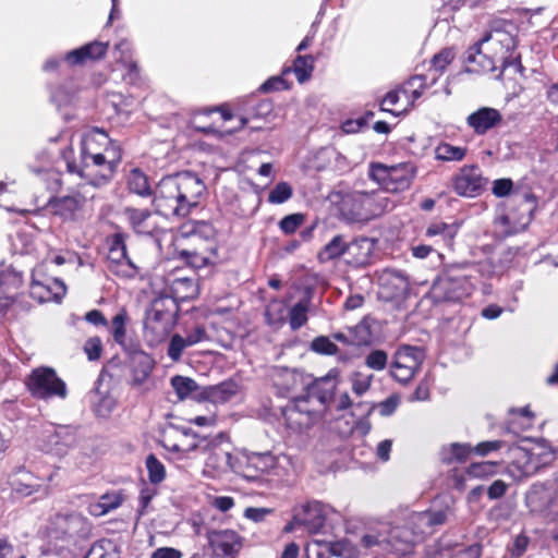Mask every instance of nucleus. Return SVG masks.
<instances>
[{"mask_svg":"<svg viewBox=\"0 0 558 558\" xmlns=\"http://www.w3.org/2000/svg\"><path fill=\"white\" fill-rule=\"evenodd\" d=\"M26 386L32 396L37 399H65L68 396L65 383L50 367L34 369L26 379Z\"/></svg>","mask_w":558,"mask_h":558,"instance_id":"8","label":"nucleus"},{"mask_svg":"<svg viewBox=\"0 0 558 558\" xmlns=\"http://www.w3.org/2000/svg\"><path fill=\"white\" fill-rule=\"evenodd\" d=\"M107 259L109 270L118 276L133 278L138 272V267L128 255L123 233H116L110 238Z\"/></svg>","mask_w":558,"mask_h":558,"instance_id":"13","label":"nucleus"},{"mask_svg":"<svg viewBox=\"0 0 558 558\" xmlns=\"http://www.w3.org/2000/svg\"><path fill=\"white\" fill-rule=\"evenodd\" d=\"M486 183L487 180L476 165L462 167L452 178L453 191L464 197L478 196L485 190Z\"/></svg>","mask_w":558,"mask_h":558,"instance_id":"17","label":"nucleus"},{"mask_svg":"<svg viewBox=\"0 0 558 558\" xmlns=\"http://www.w3.org/2000/svg\"><path fill=\"white\" fill-rule=\"evenodd\" d=\"M288 314L287 304L279 300L269 302L265 311L267 324L275 328H279L286 323Z\"/></svg>","mask_w":558,"mask_h":558,"instance_id":"32","label":"nucleus"},{"mask_svg":"<svg viewBox=\"0 0 558 558\" xmlns=\"http://www.w3.org/2000/svg\"><path fill=\"white\" fill-rule=\"evenodd\" d=\"M4 274L0 272V316H3L7 308L13 303V298L4 290Z\"/></svg>","mask_w":558,"mask_h":558,"instance_id":"57","label":"nucleus"},{"mask_svg":"<svg viewBox=\"0 0 558 558\" xmlns=\"http://www.w3.org/2000/svg\"><path fill=\"white\" fill-rule=\"evenodd\" d=\"M448 509L412 512L402 526L379 522L362 535L360 547L372 555H405L412 546L446 522Z\"/></svg>","mask_w":558,"mask_h":558,"instance_id":"2","label":"nucleus"},{"mask_svg":"<svg viewBox=\"0 0 558 558\" xmlns=\"http://www.w3.org/2000/svg\"><path fill=\"white\" fill-rule=\"evenodd\" d=\"M380 286L387 290V298L395 299L405 294L409 288V282L405 276L396 270L385 271L379 279Z\"/></svg>","mask_w":558,"mask_h":558,"instance_id":"26","label":"nucleus"},{"mask_svg":"<svg viewBox=\"0 0 558 558\" xmlns=\"http://www.w3.org/2000/svg\"><path fill=\"white\" fill-rule=\"evenodd\" d=\"M307 310V303L304 301L298 302L289 310V324L292 330H298L306 324Z\"/></svg>","mask_w":558,"mask_h":558,"instance_id":"38","label":"nucleus"},{"mask_svg":"<svg viewBox=\"0 0 558 558\" xmlns=\"http://www.w3.org/2000/svg\"><path fill=\"white\" fill-rule=\"evenodd\" d=\"M304 222V215L291 214L279 221V228L284 234H293Z\"/></svg>","mask_w":558,"mask_h":558,"instance_id":"45","label":"nucleus"},{"mask_svg":"<svg viewBox=\"0 0 558 558\" xmlns=\"http://www.w3.org/2000/svg\"><path fill=\"white\" fill-rule=\"evenodd\" d=\"M171 386L174 389L179 400H184L191 397L192 393L198 389V385L194 379L180 375L171 378Z\"/></svg>","mask_w":558,"mask_h":558,"instance_id":"35","label":"nucleus"},{"mask_svg":"<svg viewBox=\"0 0 558 558\" xmlns=\"http://www.w3.org/2000/svg\"><path fill=\"white\" fill-rule=\"evenodd\" d=\"M121 159L120 146L99 129H93L82 137L78 162L64 154L68 172L95 186H105L112 180Z\"/></svg>","mask_w":558,"mask_h":558,"instance_id":"3","label":"nucleus"},{"mask_svg":"<svg viewBox=\"0 0 558 558\" xmlns=\"http://www.w3.org/2000/svg\"><path fill=\"white\" fill-rule=\"evenodd\" d=\"M462 267H451L433 283L430 298L435 303L458 302L470 294L471 284L466 275L457 274Z\"/></svg>","mask_w":558,"mask_h":558,"instance_id":"7","label":"nucleus"},{"mask_svg":"<svg viewBox=\"0 0 558 558\" xmlns=\"http://www.w3.org/2000/svg\"><path fill=\"white\" fill-rule=\"evenodd\" d=\"M171 292L177 300L189 301L197 296L198 286L192 278H175L171 283Z\"/></svg>","mask_w":558,"mask_h":558,"instance_id":"30","label":"nucleus"},{"mask_svg":"<svg viewBox=\"0 0 558 558\" xmlns=\"http://www.w3.org/2000/svg\"><path fill=\"white\" fill-rule=\"evenodd\" d=\"M401 399L398 395H391L375 405L381 416H390L400 405Z\"/></svg>","mask_w":558,"mask_h":558,"instance_id":"49","label":"nucleus"},{"mask_svg":"<svg viewBox=\"0 0 558 558\" xmlns=\"http://www.w3.org/2000/svg\"><path fill=\"white\" fill-rule=\"evenodd\" d=\"M122 504V497L120 495L106 494L101 496L98 507L101 508V513H107L110 510L118 508Z\"/></svg>","mask_w":558,"mask_h":558,"instance_id":"53","label":"nucleus"},{"mask_svg":"<svg viewBox=\"0 0 558 558\" xmlns=\"http://www.w3.org/2000/svg\"><path fill=\"white\" fill-rule=\"evenodd\" d=\"M207 539L214 558H235L243 546V537L228 529L208 531Z\"/></svg>","mask_w":558,"mask_h":558,"instance_id":"18","label":"nucleus"},{"mask_svg":"<svg viewBox=\"0 0 558 558\" xmlns=\"http://www.w3.org/2000/svg\"><path fill=\"white\" fill-rule=\"evenodd\" d=\"M333 558H356L357 549L348 541L332 543Z\"/></svg>","mask_w":558,"mask_h":558,"instance_id":"48","label":"nucleus"},{"mask_svg":"<svg viewBox=\"0 0 558 558\" xmlns=\"http://www.w3.org/2000/svg\"><path fill=\"white\" fill-rule=\"evenodd\" d=\"M155 209L136 208L128 206L123 209V216L130 228L137 234L153 236L158 230V223L154 218Z\"/></svg>","mask_w":558,"mask_h":558,"instance_id":"22","label":"nucleus"},{"mask_svg":"<svg viewBox=\"0 0 558 558\" xmlns=\"http://www.w3.org/2000/svg\"><path fill=\"white\" fill-rule=\"evenodd\" d=\"M350 203H359V208L354 211V217L364 218V220L379 216L386 210L388 205L387 198L383 197L380 192L368 193L357 191L342 198L340 206L341 213H345Z\"/></svg>","mask_w":558,"mask_h":558,"instance_id":"12","label":"nucleus"},{"mask_svg":"<svg viewBox=\"0 0 558 558\" xmlns=\"http://www.w3.org/2000/svg\"><path fill=\"white\" fill-rule=\"evenodd\" d=\"M452 59L453 53L450 50H442L433 58V68L441 73Z\"/></svg>","mask_w":558,"mask_h":558,"instance_id":"55","label":"nucleus"},{"mask_svg":"<svg viewBox=\"0 0 558 558\" xmlns=\"http://www.w3.org/2000/svg\"><path fill=\"white\" fill-rule=\"evenodd\" d=\"M311 349L318 353V354H325V355H332L337 353V345L325 336L316 337L312 343Z\"/></svg>","mask_w":558,"mask_h":558,"instance_id":"46","label":"nucleus"},{"mask_svg":"<svg viewBox=\"0 0 558 558\" xmlns=\"http://www.w3.org/2000/svg\"><path fill=\"white\" fill-rule=\"evenodd\" d=\"M512 202L518 206V213L515 210H511L507 215L501 216L499 220L504 225L514 222L517 225V229H524L533 219V214L537 208V199L533 193L514 192Z\"/></svg>","mask_w":558,"mask_h":558,"instance_id":"19","label":"nucleus"},{"mask_svg":"<svg viewBox=\"0 0 558 558\" xmlns=\"http://www.w3.org/2000/svg\"><path fill=\"white\" fill-rule=\"evenodd\" d=\"M293 194L292 186L288 182H279L268 194L270 204H282L291 198Z\"/></svg>","mask_w":558,"mask_h":558,"instance_id":"42","label":"nucleus"},{"mask_svg":"<svg viewBox=\"0 0 558 558\" xmlns=\"http://www.w3.org/2000/svg\"><path fill=\"white\" fill-rule=\"evenodd\" d=\"M125 184L131 194L151 197L155 213L165 218L187 217L206 192V184L191 171L163 177L153 189L147 174L133 168L125 177Z\"/></svg>","mask_w":558,"mask_h":558,"instance_id":"1","label":"nucleus"},{"mask_svg":"<svg viewBox=\"0 0 558 558\" xmlns=\"http://www.w3.org/2000/svg\"><path fill=\"white\" fill-rule=\"evenodd\" d=\"M308 558H333L332 543L314 539L306 546Z\"/></svg>","mask_w":558,"mask_h":558,"instance_id":"39","label":"nucleus"},{"mask_svg":"<svg viewBox=\"0 0 558 558\" xmlns=\"http://www.w3.org/2000/svg\"><path fill=\"white\" fill-rule=\"evenodd\" d=\"M497 47H501V39H496L492 34H486L480 41L474 44L465 56V62L471 65L469 71L471 72H493L497 69V62L501 63V71L497 77L506 71H512L513 73L520 72L522 66L519 59L512 57H506L508 51L502 52L500 56L490 54Z\"/></svg>","mask_w":558,"mask_h":558,"instance_id":"4","label":"nucleus"},{"mask_svg":"<svg viewBox=\"0 0 558 558\" xmlns=\"http://www.w3.org/2000/svg\"><path fill=\"white\" fill-rule=\"evenodd\" d=\"M454 463H463L468 460L473 448L469 444L454 442Z\"/></svg>","mask_w":558,"mask_h":558,"instance_id":"59","label":"nucleus"},{"mask_svg":"<svg viewBox=\"0 0 558 558\" xmlns=\"http://www.w3.org/2000/svg\"><path fill=\"white\" fill-rule=\"evenodd\" d=\"M364 250L363 254L356 258L357 263H364L372 251V243L368 239L362 238L351 243H347L343 235L333 236L318 253V258L322 263L329 262L338 258L345 253H353L355 250Z\"/></svg>","mask_w":558,"mask_h":558,"instance_id":"16","label":"nucleus"},{"mask_svg":"<svg viewBox=\"0 0 558 558\" xmlns=\"http://www.w3.org/2000/svg\"><path fill=\"white\" fill-rule=\"evenodd\" d=\"M510 464L509 473L515 478L529 477L535 474V466L531 462L527 448L523 446H513L509 450Z\"/></svg>","mask_w":558,"mask_h":558,"instance_id":"24","label":"nucleus"},{"mask_svg":"<svg viewBox=\"0 0 558 558\" xmlns=\"http://www.w3.org/2000/svg\"><path fill=\"white\" fill-rule=\"evenodd\" d=\"M84 352L89 361H97L102 353V342L99 337H90L84 343Z\"/></svg>","mask_w":558,"mask_h":558,"instance_id":"50","label":"nucleus"},{"mask_svg":"<svg viewBox=\"0 0 558 558\" xmlns=\"http://www.w3.org/2000/svg\"><path fill=\"white\" fill-rule=\"evenodd\" d=\"M502 444L500 440L484 441L474 447L473 451L480 456H486L490 451L498 450Z\"/></svg>","mask_w":558,"mask_h":558,"instance_id":"60","label":"nucleus"},{"mask_svg":"<svg viewBox=\"0 0 558 558\" xmlns=\"http://www.w3.org/2000/svg\"><path fill=\"white\" fill-rule=\"evenodd\" d=\"M272 509L270 508H254L250 507L244 510V517L254 522H262L265 520L267 515L272 513Z\"/></svg>","mask_w":558,"mask_h":558,"instance_id":"56","label":"nucleus"},{"mask_svg":"<svg viewBox=\"0 0 558 558\" xmlns=\"http://www.w3.org/2000/svg\"><path fill=\"white\" fill-rule=\"evenodd\" d=\"M182 554L180 550L172 547H160L157 548L153 554L151 558H181Z\"/></svg>","mask_w":558,"mask_h":558,"instance_id":"64","label":"nucleus"},{"mask_svg":"<svg viewBox=\"0 0 558 558\" xmlns=\"http://www.w3.org/2000/svg\"><path fill=\"white\" fill-rule=\"evenodd\" d=\"M398 101H399V90L388 92L381 101V107H380L381 111L390 112V113L397 116V113L395 111H392V109L390 107L397 105Z\"/></svg>","mask_w":558,"mask_h":558,"instance_id":"61","label":"nucleus"},{"mask_svg":"<svg viewBox=\"0 0 558 558\" xmlns=\"http://www.w3.org/2000/svg\"><path fill=\"white\" fill-rule=\"evenodd\" d=\"M307 403V399H299L283 409L282 415L288 428L302 432L314 424L315 413L308 409Z\"/></svg>","mask_w":558,"mask_h":558,"instance_id":"21","label":"nucleus"},{"mask_svg":"<svg viewBox=\"0 0 558 558\" xmlns=\"http://www.w3.org/2000/svg\"><path fill=\"white\" fill-rule=\"evenodd\" d=\"M276 464L277 459L271 452H243L236 454L235 473L247 481H256L274 469Z\"/></svg>","mask_w":558,"mask_h":558,"instance_id":"11","label":"nucleus"},{"mask_svg":"<svg viewBox=\"0 0 558 558\" xmlns=\"http://www.w3.org/2000/svg\"><path fill=\"white\" fill-rule=\"evenodd\" d=\"M314 70V58L312 56H299L293 62V71L300 83L306 82Z\"/></svg>","mask_w":558,"mask_h":558,"instance_id":"37","label":"nucleus"},{"mask_svg":"<svg viewBox=\"0 0 558 558\" xmlns=\"http://www.w3.org/2000/svg\"><path fill=\"white\" fill-rule=\"evenodd\" d=\"M84 558H120V556L110 541H100L90 547Z\"/></svg>","mask_w":558,"mask_h":558,"instance_id":"36","label":"nucleus"},{"mask_svg":"<svg viewBox=\"0 0 558 558\" xmlns=\"http://www.w3.org/2000/svg\"><path fill=\"white\" fill-rule=\"evenodd\" d=\"M337 375L338 372L331 369L327 376L315 380L308 388V398L316 399L322 404L327 403L333 395Z\"/></svg>","mask_w":558,"mask_h":558,"instance_id":"25","label":"nucleus"},{"mask_svg":"<svg viewBox=\"0 0 558 558\" xmlns=\"http://www.w3.org/2000/svg\"><path fill=\"white\" fill-rule=\"evenodd\" d=\"M235 460L236 454L234 456L222 449L215 448L210 451L206 460V466L217 471L218 473H227L229 471L235 473Z\"/></svg>","mask_w":558,"mask_h":558,"instance_id":"29","label":"nucleus"},{"mask_svg":"<svg viewBox=\"0 0 558 558\" xmlns=\"http://www.w3.org/2000/svg\"><path fill=\"white\" fill-rule=\"evenodd\" d=\"M466 148L453 146L448 143L439 144L435 149V157L444 161H460L465 157Z\"/></svg>","mask_w":558,"mask_h":558,"instance_id":"34","label":"nucleus"},{"mask_svg":"<svg viewBox=\"0 0 558 558\" xmlns=\"http://www.w3.org/2000/svg\"><path fill=\"white\" fill-rule=\"evenodd\" d=\"M526 448L531 457V462L533 466H535V473L556 460V450L546 440L535 441Z\"/></svg>","mask_w":558,"mask_h":558,"instance_id":"27","label":"nucleus"},{"mask_svg":"<svg viewBox=\"0 0 558 558\" xmlns=\"http://www.w3.org/2000/svg\"><path fill=\"white\" fill-rule=\"evenodd\" d=\"M373 379V374H367L360 371L354 372L351 375L350 379L352 385V391L359 397L363 396L371 388Z\"/></svg>","mask_w":558,"mask_h":558,"instance_id":"40","label":"nucleus"},{"mask_svg":"<svg viewBox=\"0 0 558 558\" xmlns=\"http://www.w3.org/2000/svg\"><path fill=\"white\" fill-rule=\"evenodd\" d=\"M502 121L501 113L490 107H482L466 118L468 125L477 135H484L489 130L499 125Z\"/></svg>","mask_w":558,"mask_h":558,"instance_id":"23","label":"nucleus"},{"mask_svg":"<svg viewBox=\"0 0 558 558\" xmlns=\"http://www.w3.org/2000/svg\"><path fill=\"white\" fill-rule=\"evenodd\" d=\"M78 427L74 425H54L51 432H47L44 446L48 453L64 457L78 442Z\"/></svg>","mask_w":558,"mask_h":558,"instance_id":"15","label":"nucleus"},{"mask_svg":"<svg viewBox=\"0 0 558 558\" xmlns=\"http://www.w3.org/2000/svg\"><path fill=\"white\" fill-rule=\"evenodd\" d=\"M29 293L40 303L59 301L65 294V284L57 278L47 277L44 266H38L33 270Z\"/></svg>","mask_w":558,"mask_h":558,"instance_id":"14","label":"nucleus"},{"mask_svg":"<svg viewBox=\"0 0 558 558\" xmlns=\"http://www.w3.org/2000/svg\"><path fill=\"white\" fill-rule=\"evenodd\" d=\"M416 167L413 162H400L391 166L384 163H371L368 175L385 191L398 193L408 190L416 175Z\"/></svg>","mask_w":558,"mask_h":558,"instance_id":"6","label":"nucleus"},{"mask_svg":"<svg viewBox=\"0 0 558 558\" xmlns=\"http://www.w3.org/2000/svg\"><path fill=\"white\" fill-rule=\"evenodd\" d=\"M174 303L167 298L155 299L146 310L144 329L154 339L165 338L174 325Z\"/></svg>","mask_w":558,"mask_h":558,"instance_id":"9","label":"nucleus"},{"mask_svg":"<svg viewBox=\"0 0 558 558\" xmlns=\"http://www.w3.org/2000/svg\"><path fill=\"white\" fill-rule=\"evenodd\" d=\"M240 387L236 381L227 380L210 387L208 397L216 403H225L235 397Z\"/></svg>","mask_w":558,"mask_h":558,"instance_id":"33","label":"nucleus"},{"mask_svg":"<svg viewBox=\"0 0 558 558\" xmlns=\"http://www.w3.org/2000/svg\"><path fill=\"white\" fill-rule=\"evenodd\" d=\"M185 344L192 347L206 339V330L202 326H196L191 332L183 337Z\"/></svg>","mask_w":558,"mask_h":558,"instance_id":"58","label":"nucleus"},{"mask_svg":"<svg viewBox=\"0 0 558 558\" xmlns=\"http://www.w3.org/2000/svg\"><path fill=\"white\" fill-rule=\"evenodd\" d=\"M82 48L84 50V54L87 57V60H97L106 54L108 44L102 41H93L82 46Z\"/></svg>","mask_w":558,"mask_h":558,"instance_id":"51","label":"nucleus"},{"mask_svg":"<svg viewBox=\"0 0 558 558\" xmlns=\"http://www.w3.org/2000/svg\"><path fill=\"white\" fill-rule=\"evenodd\" d=\"M146 468L148 471L149 481L153 484H158L165 480V466L154 454H149L146 458Z\"/></svg>","mask_w":558,"mask_h":558,"instance_id":"43","label":"nucleus"},{"mask_svg":"<svg viewBox=\"0 0 558 558\" xmlns=\"http://www.w3.org/2000/svg\"><path fill=\"white\" fill-rule=\"evenodd\" d=\"M84 319L94 326H108V320L99 310H92L87 312Z\"/></svg>","mask_w":558,"mask_h":558,"instance_id":"63","label":"nucleus"},{"mask_svg":"<svg viewBox=\"0 0 558 558\" xmlns=\"http://www.w3.org/2000/svg\"><path fill=\"white\" fill-rule=\"evenodd\" d=\"M373 116L374 113L369 111L364 117L357 118L355 120H347L342 124V131L348 134L357 133L367 124V120Z\"/></svg>","mask_w":558,"mask_h":558,"instance_id":"52","label":"nucleus"},{"mask_svg":"<svg viewBox=\"0 0 558 558\" xmlns=\"http://www.w3.org/2000/svg\"><path fill=\"white\" fill-rule=\"evenodd\" d=\"M513 187V183L510 179H497L494 181L493 194L497 197L508 196Z\"/></svg>","mask_w":558,"mask_h":558,"instance_id":"54","label":"nucleus"},{"mask_svg":"<svg viewBox=\"0 0 558 558\" xmlns=\"http://www.w3.org/2000/svg\"><path fill=\"white\" fill-rule=\"evenodd\" d=\"M388 363V355L384 350H373L365 357V365L374 371H383Z\"/></svg>","mask_w":558,"mask_h":558,"instance_id":"44","label":"nucleus"},{"mask_svg":"<svg viewBox=\"0 0 558 558\" xmlns=\"http://www.w3.org/2000/svg\"><path fill=\"white\" fill-rule=\"evenodd\" d=\"M154 360L146 353H138L132 360V387H142L149 378L154 369Z\"/></svg>","mask_w":558,"mask_h":558,"instance_id":"28","label":"nucleus"},{"mask_svg":"<svg viewBox=\"0 0 558 558\" xmlns=\"http://www.w3.org/2000/svg\"><path fill=\"white\" fill-rule=\"evenodd\" d=\"M99 187L82 180L66 195L50 197L46 209L64 221H75L82 216L88 202L95 198V190Z\"/></svg>","mask_w":558,"mask_h":558,"instance_id":"5","label":"nucleus"},{"mask_svg":"<svg viewBox=\"0 0 558 558\" xmlns=\"http://www.w3.org/2000/svg\"><path fill=\"white\" fill-rule=\"evenodd\" d=\"M425 359V352L421 347L400 345L390 365L391 376L399 383H409L420 369Z\"/></svg>","mask_w":558,"mask_h":558,"instance_id":"10","label":"nucleus"},{"mask_svg":"<svg viewBox=\"0 0 558 558\" xmlns=\"http://www.w3.org/2000/svg\"><path fill=\"white\" fill-rule=\"evenodd\" d=\"M458 233V227L454 223L433 222L426 229V236L439 238L446 246H452L453 239Z\"/></svg>","mask_w":558,"mask_h":558,"instance_id":"31","label":"nucleus"},{"mask_svg":"<svg viewBox=\"0 0 558 558\" xmlns=\"http://www.w3.org/2000/svg\"><path fill=\"white\" fill-rule=\"evenodd\" d=\"M125 323H126V314L124 312L118 313L111 320L110 332L114 342L120 345H124L125 343Z\"/></svg>","mask_w":558,"mask_h":558,"instance_id":"41","label":"nucleus"},{"mask_svg":"<svg viewBox=\"0 0 558 558\" xmlns=\"http://www.w3.org/2000/svg\"><path fill=\"white\" fill-rule=\"evenodd\" d=\"M185 348H187V345L183 337L179 333H174L170 339L167 354L173 362H177L181 359Z\"/></svg>","mask_w":558,"mask_h":558,"instance_id":"47","label":"nucleus"},{"mask_svg":"<svg viewBox=\"0 0 558 558\" xmlns=\"http://www.w3.org/2000/svg\"><path fill=\"white\" fill-rule=\"evenodd\" d=\"M329 507L320 501H308L294 511V521L302 524L308 533H318L326 521Z\"/></svg>","mask_w":558,"mask_h":558,"instance_id":"20","label":"nucleus"},{"mask_svg":"<svg viewBox=\"0 0 558 558\" xmlns=\"http://www.w3.org/2000/svg\"><path fill=\"white\" fill-rule=\"evenodd\" d=\"M481 545L475 543L463 549L458 550L452 558H480Z\"/></svg>","mask_w":558,"mask_h":558,"instance_id":"62","label":"nucleus"}]
</instances>
